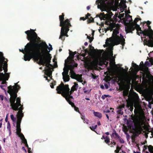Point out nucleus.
Wrapping results in <instances>:
<instances>
[{
  "label": "nucleus",
  "mask_w": 153,
  "mask_h": 153,
  "mask_svg": "<svg viewBox=\"0 0 153 153\" xmlns=\"http://www.w3.org/2000/svg\"><path fill=\"white\" fill-rule=\"evenodd\" d=\"M25 33L27 35V39L30 41L31 43L27 44L24 50L19 49V51L24 54V60L30 61L33 58L39 61L40 64L45 66L43 71L45 74L51 79L53 67L50 63L51 57L49 53L53 49L52 45L49 44L48 47L45 42H42L39 44L36 43L40 38L33 30L30 29V30H27Z\"/></svg>",
  "instance_id": "nucleus-1"
},
{
  "label": "nucleus",
  "mask_w": 153,
  "mask_h": 153,
  "mask_svg": "<svg viewBox=\"0 0 153 153\" xmlns=\"http://www.w3.org/2000/svg\"><path fill=\"white\" fill-rule=\"evenodd\" d=\"M140 19L136 18L132 25H128L126 29V33L132 32L135 29H136L137 33L138 35L143 34V36L141 37L142 40H143V44L149 47H153V31L151 29L150 26H148V30H145L143 31L141 30L139 25L137 24V22Z\"/></svg>",
  "instance_id": "nucleus-2"
},
{
  "label": "nucleus",
  "mask_w": 153,
  "mask_h": 153,
  "mask_svg": "<svg viewBox=\"0 0 153 153\" xmlns=\"http://www.w3.org/2000/svg\"><path fill=\"white\" fill-rule=\"evenodd\" d=\"M73 57L71 58L68 57L65 61V67L63 69L64 71L62 73L63 79L64 82L68 81L70 77L68 75L69 70H70L71 77L75 79L79 82H82L84 85L86 83V81H84L82 79V75L76 74L74 72L73 69L74 67H77V64L75 63L73 60Z\"/></svg>",
  "instance_id": "nucleus-3"
},
{
  "label": "nucleus",
  "mask_w": 153,
  "mask_h": 153,
  "mask_svg": "<svg viewBox=\"0 0 153 153\" xmlns=\"http://www.w3.org/2000/svg\"><path fill=\"white\" fill-rule=\"evenodd\" d=\"M138 97L136 96L133 102H127V107L130 111H132L133 109V105L135 108L134 113L137 115V118L134 120L135 124L139 128H142V126L144 123V115L143 111L142 110L141 106L138 101Z\"/></svg>",
  "instance_id": "nucleus-4"
},
{
  "label": "nucleus",
  "mask_w": 153,
  "mask_h": 153,
  "mask_svg": "<svg viewBox=\"0 0 153 153\" xmlns=\"http://www.w3.org/2000/svg\"><path fill=\"white\" fill-rule=\"evenodd\" d=\"M7 60L5 59L3 56V53L0 52V81H1V84L0 85L1 88L5 92L6 86L7 85L6 81L8 80L9 77V74L6 73L7 71Z\"/></svg>",
  "instance_id": "nucleus-5"
},
{
  "label": "nucleus",
  "mask_w": 153,
  "mask_h": 153,
  "mask_svg": "<svg viewBox=\"0 0 153 153\" xmlns=\"http://www.w3.org/2000/svg\"><path fill=\"white\" fill-rule=\"evenodd\" d=\"M20 88L17 83H15L14 86L10 85L7 87V92L10 95V101L11 108L14 110H19V108L22 107L23 109V105H21L20 103V99L18 97L16 99V102L15 103L16 99L17 97V93L18 90Z\"/></svg>",
  "instance_id": "nucleus-6"
},
{
  "label": "nucleus",
  "mask_w": 153,
  "mask_h": 153,
  "mask_svg": "<svg viewBox=\"0 0 153 153\" xmlns=\"http://www.w3.org/2000/svg\"><path fill=\"white\" fill-rule=\"evenodd\" d=\"M79 85L76 82H74V85L70 91L68 85H64L62 83L57 87L56 90L58 94H62V95L65 98L66 100H68V98L73 99V97L71 95V94L74 91H76Z\"/></svg>",
  "instance_id": "nucleus-7"
},
{
  "label": "nucleus",
  "mask_w": 153,
  "mask_h": 153,
  "mask_svg": "<svg viewBox=\"0 0 153 153\" xmlns=\"http://www.w3.org/2000/svg\"><path fill=\"white\" fill-rule=\"evenodd\" d=\"M22 107L19 108V111L18 112L17 115L18 117V120L17 122L16 126V134L21 139H23L24 140V142H26V140L25 139L24 135L22 134L21 133V129L20 128V123L22 118L23 116V114L22 113Z\"/></svg>",
  "instance_id": "nucleus-8"
},
{
  "label": "nucleus",
  "mask_w": 153,
  "mask_h": 153,
  "mask_svg": "<svg viewBox=\"0 0 153 153\" xmlns=\"http://www.w3.org/2000/svg\"><path fill=\"white\" fill-rule=\"evenodd\" d=\"M64 15L63 13H62V15L59 16V20L60 21V26L62 27H64L65 28V33H67L68 31L69 30V26H71V25L69 23V21L68 19H66L65 21L63 20L64 19Z\"/></svg>",
  "instance_id": "nucleus-9"
},
{
  "label": "nucleus",
  "mask_w": 153,
  "mask_h": 153,
  "mask_svg": "<svg viewBox=\"0 0 153 153\" xmlns=\"http://www.w3.org/2000/svg\"><path fill=\"white\" fill-rule=\"evenodd\" d=\"M124 21L126 25V26L125 27L126 32V29L128 25H132L133 21L132 16L129 14H125Z\"/></svg>",
  "instance_id": "nucleus-10"
},
{
  "label": "nucleus",
  "mask_w": 153,
  "mask_h": 153,
  "mask_svg": "<svg viewBox=\"0 0 153 153\" xmlns=\"http://www.w3.org/2000/svg\"><path fill=\"white\" fill-rule=\"evenodd\" d=\"M101 58L98 57H95L93 60L90 63V65L92 67H95L98 65L101 64Z\"/></svg>",
  "instance_id": "nucleus-11"
},
{
  "label": "nucleus",
  "mask_w": 153,
  "mask_h": 153,
  "mask_svg": "<svg viewBox=\"0 0 153 153\" xmlns=\"http://www.w3.org/2000/svg\"><path fill=\"white\" fill-rule=\"evenodd\" d=\"M143 151H146L145 153H153V146L149 145L148 146L145 145L144 146L143 148ZM134 153H140L138 151H133Z\"/></svg>",
  "instance_id": "nucleus-12"
},
{
  "label": "nucleus",
  "mask_w": 153,
  "mask_h": 153,
  "mask_svg": "<svg viewBox=\"0 0 153 153\" xmlns=\"http://www.w3.org/2000/svg\"><path fill=\"white\" fill-rule=\"evenodd\" d=\"M65 28L64 27H62L61 28L60 35L59 37V39H61L62 40L65 39V38L63 37L64 36H66V37H68V35L67 33H65Z\"/></svg>",
  "instance_id": "nucleus-13"
},
{
  "label": "nucleus",
  "mask_w": 153,
  "mask_h": 153,
  "mask_svg": "<svg viewBox=\"0 0 153 153\" xmlns=\"http://www.w3.org/2000/svg\"><path fill=\"white\" fill-rule=\"evenodd\" d=\"M72 99L68 98V100H66L67 101V102L69 103L70 105H71L72 107H74V108L75 111L78 112L79 113H80V112H79V110L78 108L76 107L75 106L74 104L71 101V100Z\"/></svg>",
  "instance_id": "nucleus-14"
},
{
  "label": "nucleus",
  "mask_w": 153,
  "mask_h": 153,
  "mask_svg": "<svg viewBox=\"0 0 153 153\" xmlns=\"http://www.w3.org/2000/svg\"><path fill=\"white\" fill-rule=\"evenodd\" d=\"M145 65L146 66H150L151 65H153V60L150 59L149 60V62L146 61L145 63Z\"/></svg>",
  "instance_id": "nucleus-15"
},
{
  "label": "nucleus",
  "mask_w": 153,
  "mask_h": 153,
  "mask_svg": "<svg viewBox=\"0 0 153 153\" xmlns=\"http://www.w3.org/2000/svg\"><path fill=\"white\" fill-rule=\"evenodd\" d=\"M125 106V105H120L119 108V110L117 111V112L119 113L120 114H121L122 115L123 114V112L122 111V110L123 109V108H124Z\"/></svg>",
  "instance_id": "nucleus-16"
},
{
  "label": "nucleus",
  "mask_w": 153,
  "mask_h": 153,
  "mask_svg": "<svg viewBox=\"0 0 153 153\" xmlns=\"http://www.w3.org/2000/svg\"><path fill=\"white\" fill-rule=\"evenodd\" d=\"M147 78H148V79H145V77H143V79L144 80H145V84H146L147 83H148L149 84H151V79L149 78L148 76H146Z\"/></svg>",
  "instance_id": "nucleus-17"
},
{
  "label": "nucleus",
  "mask_w": 153,
  "mask_h": 153,
  "mask_svg": "<svg viewBox=\"0 0 153 153\" xmlns=\"http://www.w3.org/2000/svg\"><path fill=\"white\" fill-rule=\"evenodd\" d=\"M21 140H22L23 142L25 144V146L27 147V148H28V153H32V152H31V149L30 148H29L28 147V145L27 144V141H26V143H25L24 142V140H23V138L22 139H21Z\"/></svg>",
  "instance_id": "nucleus-18"
},
{
  "label": "nucleus",
  "mask_w": 153,
  "mask_h": 153,
  "mask_svg": "<svg viewBox=\"0 0 153 153\" xmlns=\"http://www.w3.org/2000/svg\"><path fill=\"white\" fill-rule=\"evenodd\" d=\"M111 136L113 137L114 138H115L116 139H118V138H119L120 137L118 134L117 133H116L115 131H114L113 133Z\"/></svg>",
  "instance_id": "nucleus-19"
},
{
  "label": "nucleus",
  "mask_w": 153,
  "mask_h": 153,
  "mask_svg": "<svg viewBox=\"0 0 153 153\" xmlns=\"http://www.w3.org/2000/svg\"><path fill=\"white\" fill-rule=\"evenodd\" d=\"M7 128L9 131V135H10L11 134V131L10 125L9 122H8L7 123Z\"/></svg>",
  "instance_id": "nucleus-20"
},
{
  "label": "nucleus",
  "mask_w": 153,
  "mask_h": 153,
  "mask_svg": "<svg viewBox=\"0 0 153 153\" xmlns=\"http://www.w3.org/2000/svg\"><path fill=\"white\" fill-rule=\"evenodd\" d=\"M94 114L95 116L99 118H101L102 117L101 114L100 112H94Z\"/></svg>",
  "instance_id": "nucleus-21"
},
{
  "label": "nucleus",
  "mask_w": 153,
  "mask_h": 153,
  "mask_svg": "<svg viewBox=\"0 0 153 153\" xmlns=\"http://www.w3.org/2000/svg\"><path fill=\"white\" fill-rule=\"evenodd\" d=\"M89 76L94 79H97L98 76H96L95 74L92 73H91Z\"/></svg>",
  "instance_id": "nucleus-22"
},
{
  "label": "nucleus",
  "mask_w": 153,
  "mask_h": 153,
  "mask_svg": "<svg viewBox=\"0 0 153 153\" xmlns=\"http://www.w3.org/2000/svg\"><path fill=\"white\" fill-rule=\"evenodd\" d=\"M132 66L134 68L135 70H138L139 68V66L137 65L136 64L134 63L133 62L132 63Z\"/></svg>",
  "instance_id": "nucleus-23"
},
{
  "label": "nucleus",
  "mask_w": 153,
  "mask_h": 153,
  "mask_svg": "<svg viewBox=\"0 0 153 153\" xmlns=\"http://www.w3.org/2000/svg\"><path fill=\"white\" fill-rule=\"evenodd\" d=\"M81 118L83 120L84 123H85L87 124H88L89 121L88 119H85L84 116L82 115L81 116Z\"/></svg>",
  "instance_id": "nucleus-24"
},
{
  "label": "nucleus",
  "mask_w": 153,
  "mask_h": 153,
  "mask_svg": "<svg viewBox=\"0 0 153 153\" xmlns=\"http://www.w3.org/2000/svg\"><path fill=\"white\" fill-rule=\"evenodd\" d=\"M125 79V81H126L128 84H130L131 79L130 77H127Z\"/></svg>",
  "instance_id": "nucleus-25"
},
{
  "label": "nucleus",
  "mask_w": 153,
  "mask_h": 153,
  "mask_svg": "<svg viewBox=\"0 0 153 153\" xmlns=\"http://www.w3.org/2000/svg\"><path fill=\"white\" fill-rule=\"evenodd\" d=\"M105 142L107 144L110 142L109 139L108 137L107 136L105 137Z\"/></svg>",
  "instance_id": "nucleus-26"
},
{
  "label": "nucleus",
  "mask_w": 153,
  "mask_h": 153,
  "mask_svg": "<svg viewBox=\"0 0 153 153\" xmlns=\"http://www.w3.org/2000/svg\"><path fill=\"white\" fill-rule=\"evenodd\" d=\"M87 36V38L89 39V41L90 42H91L93 40V37H91L90 36H88L87 34H85Z\"/></svg>",
  "instance_id": "nucleus-27"
},
{
  "label": "nucleus",
  "mask_w": 153,
  "mask_h": 153,
  "mask_svg": "<svg viewBox=\"0 0 153 153\" xmlns=\"http://www.w3.org/2000/svg\"><path fill=\"white\" fill-rule=\"evenodd\" d=\"M120 150V148L118 146L117 147L116 150L115 151V152L116 153H118L119 152Z\"/></svg>",
  "instance_id": "nucleus-28"
},
{
  "label": "nucleus",
  "mask_w": 153,
  "mask_h": 153,
  "mask_svg": "<svg viewBox=\"0 0 153 153\" xmlns=\"http://www.w3.org/2000/svg\"><path fill=\"white\" fill-rule=\"evenodd\" d=\"M10 118L13 122L15 121L16 118L14 117L13 115V114H11Z\"/></svg>",
  "instance_id": "nucleus-29"
},
{
  "label": "nucleus",
  "mask_w": 153,
  "mask_h": 153,
  "mask_svg": "<svg viewBox=\"0 0 153 153\" xmlns=\"http://www.w3.org/2000/svg\"><path fill=\"white\" fill-rule=\"evenodd\" d=\"M120 142L121 143H124V141L123 139H122L120 137H119V138H118Z\"/></svg>",
  "instance_id": "nucleus-30"
},
{
  "label": "nucleus",
  "mask_w": 153,
  "mask_h": 153,
  "mask_svg": "<svg viewBox=\"0 0 153 153\" xmlns=\"http://www.w3.org/2000/svg\"><path fill=\"white\" fill-rule=\"evenodd\" d=\"M94 21V19L92 18H91L89 19L88 21V23H90Z\"/></svg>",
  "instance_id": "nucleus-31"
},
{
  "label": "nucleus",
  "mask_w": 153,
  "mask_h": 153,
  "mask_svg": "<svg viewBox=\"0 0 153 153\" xmlns=\"http://www.w3.org/2000/svg\"><path fill=\"white\" fill-rule=\"evenodd\" d=\"M124 16V13H122L120 14V15H119L118 17L120 18H123L124 19V18H123Z\"/></svg>",
  "instance_id": "nucleus-32"
},
{
  "label": "nucleus",
  "mask_w": 153,
  "mask_h": 153,
  "mask_svg": "<svg viewBox=\"0 0 153 153\" xmlns=\"http://www.w3.org/2000/svg\"><path fill=\"white\" fill-rule=\"evenodd\" d=\"M108 96V95H102L101 97V98L103 99V100H104L105 98H106Z\"/></svg>",
  "instance_id": "nucleus-33"
},
{
  "label": "nucleus",
  "mask_w": 153,
  "mask_h": 153,
  "mask_svg": "<svg viewBox=\"0 0 153 153\" xmlns=\"http://www.w3.org/2000/svg\"><path fill=\"white\" fill-rule=\"evenodd\" d=\"M4 99V96L0 94V100H1V101H3Z\"/></svg>",
  "instance_id": "nucleus-34"
},
{
  "label": "nucleus",
  "mask_w": 153,
  "mask_h": 153,
  "mask_svg": "<svg viewBox=\"0 0 153 153\" xmlns=\"http://www.w3.org/2000/svg\"><path fill=\"white\" fill-rule=\"evenodd\" d=\"M83 90L84 91V92L85 93H87L88 92V91L86 90L85 88V87H83Z\"/></svg>",
  "instance_id": "nucleus-35"
},
{
  "label": "nucleus",
  "mask_w": 153,
  "mask_h": 153,
  "mask_svg": "<svg viewBox=\"0 0 153 153\" xmlns=\"http://www.w3.org/2000/svg\"><path fill=\"white\" fill-rule=\"evenodd\" d=\"M90 14L89 13H88L86 15V19H88L89 18V17L90 16Z\"/></svg>",
  "instance_id": "nucleus-36"
},
{
  "label": "nucleus",
  "mask_w": 153,
  "mask_h": 153,
  "mask_svg": "<svg viewBox=\"0 0 153 153\" xmlns=\"http://www.w3.org/2000/svg\"><path fill=\"white\" fill-rule=\"evenodd\" d=\"M90 129L93 131H94L96 129L95 128H94V126L90 127Z\"/></svg>",
  "instance_id": "nucleus-37"
},
{
  "label": "nucleus",
  "mask_w": 153,
  "mask_h": 153,
  "mask_svg": "<svg viewBox=\"0 0 153 153\" xmlns=\"http://www.w3.org/2000/svg\"><path fill=\"white\" fill-rule=\"evenodd\" d=\"M54 85L53 84V83H51V85H50V86L52 88H54Z\"/></svg>",
  "instance_id": "nucleus-38"
},
{
  "label": "nucleus",
  "mask_w": 153,
  "mask_h": 153,
  "mask_svg": "<svg viewBox=\"0 0 153 153\" xmlns=\"http://www.w3.org/2000/svg\"><path fill=\"white\" fill-rule=\"evenodd\" d=\"M8 117H6V118H5V121L7 122V123H8V122H9L8 121Z\"/></svg>",
  "instance_id": "nucleus-39"
},
{
  "label": "nucleus",
  "mask_w": 153,
  "mask_h": 153,
  "mask_svg": "<svg viewBox=\"0 0 153 153\" xmlns=\"http://www.w3.org/2000/svg\"><path fill=\"white\" fill-rule=\"evenodd\" d=\"M146 23H147V24L148 25H149L151 23V22L149 21H148L146 22Z\"/></svg>",
  "instance_id": "nucleus-40"
},
{
  "label": "nucleus",
  "mask_w": 153,
  "mask_h": 153,
  "mask_svg": "<svg viewBox=\"0 0 153 153\" xmlns=\"http://www.w3.org/2000/svg\"><path fill=\"white\" fill-rule=\"evenodd\" d=\"M85 18L84 17H81L80 18V20H85Z\"/></svg>",
  "instance_id": "nucleus-41"
},
{
  "label": "nucleus",
  "mask_w": 153,
  "mask_h": 153,
  "mask_svg": "<svg viewBox=\"0 0 153 153\" xmlns=\"http://www.w3.org/2000/svg\"><path fill=\"white\" fill-rule=\"evenodd\" d=\"M98 125L100 126L101 125L100 123V121H98L97 123Z\"/></svg>",
  "instance_id": "nucleus-42"
},
{
  "label": "nucleus",
  "mask_w": 153,
  "mask_h": 153,
  "mask_svg": "<svg viewBox=\"0 0 153 153\" xmlns=\"http://www.w3.org/2000/svg\"><path fill=\"white\" fill-rule=\"evenodd\" d=\"M89 46H90L91 47V48H92V49H93V50H92V51H94V47H93L92 46H91V45H89Z\"/></svg>",
  "instance_id": "nucleus-43"
},
{
  "label": "nucleus",
  "mask_w": 153,
  "mask_h": 153,
  "mask_svg": "<svg viewBox=\"0 0 153 153\" xmlns=\"http://www.w3.org/2000/svg\"><path fill=\"white\" fill-rule=\"evenodd\" d=\"M105 139V137L104 135H103L102 137L101 138V139Z\"/></svg>",
  "instance_id": "nucleus-44"
},
{
  "label": "nucleus",
  "mask_w": 153,
  "mask_h": 153,
  "mask_svg": "<svg viewBox=\"0 0 153 153\" xmlns=\"http://www.w3.org/2000/svg\"><path fill=\"white\" fill-rule=\"evenodd\" d=\"M106 117H107V118L108 120H109V117L107 114H106Z\"/></svg>",
  "instance_id": "nucleus-45"
},
{
  "label": "nucleus",
  "mask_w": 153,
  "mask_h": 153,
  "mask_svg": "<svg viewBox=\"0 0 153 153\" xmlns=\"http://www.w3.org/2000/svg\"><path fill=\"white\" fill-rule=\"evenodd\" d=\"M90 8V6H88L87 7V9L88 10H89Z\"/></svg>",
  "instance_id": "nucleus-46"
},
{
  "label": "nucleus",
  "mask_w": 153,
  "mask_h": 153,
  "mask_svg": "<svg viewBox=\"0 0 153 153\" xmlns=\"http://www.w3.org/2000/svg\"><path fill=\"white\" fill-rule=\"evenodd\" d=\"M84 45H85V46H86V45H88V43H87V42H85V43H84Z\"/></svg>",
  "instance_id": "nucleus-47"
},
{
  "label": "nucleus",
  "mask_w": 153,
  "mask_h": 153,
  "mask_svg": "<svg viewBox=\"0 0 153 153\" xmlns=\"http://www.w3.org/2000/svg\"><path fill=\"white\" fill-rule=\"evenodd\" d=\"M121 69H122L123 72H124V71L125 69L123 68H121Z\"/></svg>",
  "instance_id": "nucleus-48"
},
{
  "label": "nucleus",
  "mask_w": 153,
  "mask_h": 153,
  "mask_svg": "<svg viewBox=\"0 0 153 153\" xmlns=\"http://www.w3.org/2000/svg\"><path fill=\"white\" fill-rule=\"evenodd\" d=\"M44 78H45L47 80L48 82H49L48 79V77L47 76H45Z\"/></svg>",
  "instance_id": "nucleus-49"
},
{
  "label": "nucleus",
  "mask_w": 153,
  "mask_h": 153,
  "mask_svg": "<svg viewBox=\"0 0 153 153\" xmlns=\"http://www.w3.org/2000/svg\"><path fill=\"white\" fill-rule=\"evenodd\" d=\"M94 31H93V32L92 33V35H93V36L94 35Z\"/></svg>",
  "instance_id": "nucleus-50"
},
{
  "label": "nucleus",
  "mask_w": 153,
  "mask_h": 153,
  "mask_svg": "<svg viewBox=\"0 0 153 153\" xmlns=\"http://www.w3.org/2000/svg\"><path fill=\"white\" fill-rule=\"evenodd\" d=\"M111 144H113V145H115L116 144V143L115 142H113V143H111Z\"/></svg>",
  "instance_id": "nucleus-51"
},
{
  "label": "nucleus",
  "mask_w": 153,
  "mask_h": 153,
  "mask_svg": "<svg viewBox=\"0 0 153 153\" xmlns=\"http://www.w3.org/2000/svg\"><path fill=\"white\" fill-rule=\"evenodd\" d=\"M105 134L107 135H108L109 134V133L108 132H106Z\"/></svg>",
  "instance_id": "nucleus-52"
},
{
  "label": "nucleus",
  "mask_w": 153,
  "mask_h": 153,
  "mask_svg": "<svg viewBox=\"0 0 153 153\" xmlns=\"http://www.w3.org/2000/svg\"><path fill=\"white\" fill-rule=\"evenodd\" d=\"M2 123H0V128L1 127Z\"/></svg>",
  "instance_id": "nucleus-53"
},
{
  "label": "nucleus",
  "mask_w": 153,
  "mask_h": 153,
  "mask_svg": "<svg viewBox=\"0 0 153 153\" xmlns=\"http://www.w3.org/2000/svg\"><path fill=\"white\" fill-rule=\"evenodd\" d=\"M97 125H96L94 126V128H97Z\"/></svg>",
  "instance_id": "nucleus-54"
},
{
  "label": "nucleus",
  "mask_w": 153,
  "mask_h": 153,
  "mask_svg": "<svg viewBox=\"0 0 153 153\" xmlns=\"http://www.w3.org/2000/svg\"><path fill=\"white\" fill-rule=\"evenodd\" d=\"M100 87L102 88H104V86L103 85H101Z\"/></svg>",
  "instance_id": "nucleus-55"
},
{
  "label": "nucleus",
  "mask_w": 153,
  "mask_h": 153,
  "mask_svg": "<svg viewBox=\"0 0 153 153\" xmlns=\"http://www.w3.org/2000/svg\"><path fill=\"white\" fill-rule=\"evenodd\" d=\"M22 149L23 150H25V148L24 147H22Z\"/></svg>",
  "instance_id": "nucleus-56"
},
{
  "label": "nucleus",
  "mask_w": 153,
  "mask_h": 153,
  "mask_svg": "<svg viewBox=\"0 0 153 153\" xmlns=\"http://www.w3.org/2000/svg\"><path fill=\"white\" fill-rule=\"evenodd\" d=\"M110 112V111L109 110H108L106 111L107 113H109Z\"/></svg>",
  "instance_id": "nucleus-57"
},
{
  "label": "nucleus",
  "mask_w": 153,
  "mask_h": 153,
  "mask_svg": "<svg viewBox=\"0 0 153 153\" xmlns=\"http://www.w3.org/2000/svg\"><path fill=\"white\" fill-rule=\"evenodd\" d=\"M140 64H142L143 65V62H140Z\"/></svg>",
  "instance_id": "nucleus-58"
},
{
  "label": "nucleus",
  "mask_w": 153,
  "mask_h": 153,
  "mask_svg": "<svg viewBox=\"0 0 153 153\" xmlns=\"http://www.w3.org/2000/svg\"><path fill=\"white\" fill-rule=\"evenodd\" d=\"M105 86L106 88H108V87H107V85H105Z\"/></svg>",
  "instance_id": "nucleus-59"
},
{
  "label": "nucleus",
  "mask_w": 153,
  "mask_h": 153,
  "mask_svg": "<svg viewBox=\"0 0 153 153\" xmlns=\"http://www.w3.org/2000/svg\"><path fill=\"white\" fill-rule=\"evenodd\" d=\"M86 99L87 100H89V99L88 98H86Z\"/></svg>",
  "instance_id": "nucleus-60"
},
{
  "label": "nucleus",
  "mask_w": 153,
  "mask_h": 153,
  "mask_svg": "<svg viewBox=\"0 0 153 153\" xmlns=\"http://www.w3.org/2000/svg\"><path fill=\"white\" fill-rule=\"evenodd\" d=\"M85 52H88V51L87 50H85Z\"/></svg>",
  "instance_id": "nucleus-61"
},
{
  "label": "nucleus",
  "mask_w": 153,
  "mask_h": 153,
  "mask_svg": "<svg viewBox=\"0 0 153 153\" xmlns=\"http://www.w3.org/2000/svg\"><path fill=\"white\" fill-rule=\"evenodd\" d=\"M62 51V49H60L59 50V51L60 52Z\"/></svg>",
  "instance_id": "nucleus-62"
},
{
  "label": "nucleus",
  "mask_w": 153,
  "mask_h": 153,
  "mask_svg": "<svg viewBox=\"0 0 153 153\" xmlns=\"http://www.w3.org/2000/svg\"><path fill=\"white\" fill-rule=\"evenodd\" d=\"M8 114H7L6 117H8Z\"/></svg>",
  "instance_id": "nucleus-63"
},
{
  "label": "nucleus",
  "mask_w": 153,
  "mask_h": 153,
  "mask_svg": "<svg viewBox=\"0 0 153 153\" xmlns=\"http://www.w3.org/2000/svg\"><path fill=\"white\" fill-rule=\"evenodd\" d=\"M39 69H42V67H40L39 68Z\"/></svg>",
  "instance_id": "nucleus-64"
}]
</instances>
